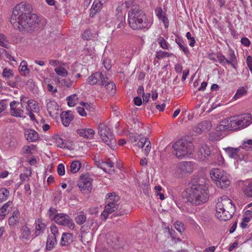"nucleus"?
I'll list each match as a JSON object with an SVG mask.
<instances>
[{"label": "nucleus", "mask_w": 252, "mask_h": 252, "mask_svg": "<svg viewBox=\"0 0 252 252\" xmlns=\"http://www.w3.org/2000/svg\"><path fill=\"white\" fill-rule=\"evenodd\" d=\"M31 11V5L24 2H21L14 7L10 22L15 29L20 31H29L38 23V17L35 14L30 13Z\"/></svg>", "instance_id": "f257e3e1"}, {"label": "nucleus", "mask_w": 252, "mask_h": 252, "mask_svg": "<svg viewBox=\"0 0 252 252\" xmlns=\"http://www.w3.org/2000/svg\"><path fill=\"white\" fill-rule=\"evenodd\" d=\"M128 24L133 30L147 31L153 24V19L148 17L137 5H133L128 12Z\"/></svg>", "instance_id": "f03ea898"}, {"label": "nucleus", "mask_w": 252, "mask_h": 252, "mask_svg": "<svg viewBox=\"0 0 252 252\" xmlns=\"http://www.w3.org/2000/svg\"><path fill=\"white\" fill-rule=\"evenodd\" d=\"M209 197L208 188L204 184H193L189 190L187 202L191 205H199L206 202Z\"/></svg>", "instance_id": "7ed1b4c3"}, {"label": "nucleus", "mask_w": 252, "mask_h": 252, "mask_svg": "<svg viewBox=\"0 0 252 252\" xmlns=\"http://www.w3.org/2000/svg\"><path fill=\"white\" fill-rule=\"evenodd\" d=\"M235 206L231 199L223 196L218 199L216 205V216L220 221L230 220L235 212Z\"/></svg>", "instance_id": "20e7f679"}, {"label": "nucleus", "mask_w": 252, "mask_h": 252, "mask_svg": "<svg viewBox=\"0 0 252 252\" xmlns=\"http://www.w3.org/2000/svg\"><path fill=\"white\" fill-rule=\"evenodd\" d=\"M172 148L173 149V154L180 159L190 155L194 149L192 143L185 139L177 140L173 144Z\"/></svg>", "instance_id": "39448f33"}, {"label": "nucleus", "mask_w": 252, "mask_h": 252, "mask_svg": "<svg viewBox=\"0 0 252 252\" xmlns=\"http://www.w3.org/2000/svg\"><path fill=\"white\" fill-rule=\"evenodd\" d=\"M98 134L102 141L112 149H114L117 146L116 140L114 135L107 126L103 123L98 126Z\"/></svg>", "instance_id": "423d86ee"}, {"label": "nucleus", "mask_w": 252, "mask_h": 252, "mask_svg": "<svg viewBox=\"0 0 252 252\" xmlns=\"http://www.w3.org/2000/svg\"><path fill=\"white\" fill-rule=\"evenodd\" d=\"M231 130H238L243 129L252 123V115L249 113L234 116L228 118Z\"/></svg>", "instance_id": "0eeeda50"}, {"label": "nucleus", "mask_w": 252, "mask_h": 252, "mask_svg": "<svg viewBox=\"0 0 252 252\" xmlns=\"http://www.w3.org/2000/svg\"><path fill=\"white\" fill-rule=\"evenodd\" d=\"M210 175L218 188L223 189L229 186L230 181L229 179V175L221 169L213 168L211 170Z\"/></svg>", "instance_id": "6e6552de"}, {"label": "nucleus", "mask_w": 252, "mask_h": 252, "mask_svg": "<svg viewBox=\"0 0 252 252\" xmlns=\"http://www.w3.org/2000/svg\"><path fill=\"white\" fill-rule=\"evenodd\" d=\"M107 204L105 206L103 211L101 214V219L105 220L108 217L109 214L114 212L119 207L118 201L119 196L115 193H111L107 194Z\"/></svg>", "instance_id": "1a4fd4ad"}, {"label": "nucleus", "mask_w": 252, "mask_h": 252, "mask_svg": "<svg viewBox=\"0 0 252 252\" xmlns=\"http://www.w3.org/2000/svg\"><path fill=\"white\" fill-rule=\"evenodd\" d=\"M194 162L183 161L177 165L176 174L179 178H183L190 174L193 170Z\"/></svg>", "instance_id": "9d476101"}, {"label": "nucleus", "mask_w": 252, "mask_h": 252, "mask_svg": "<svg viewBox=\"0 0 252 252\" xmlns=\"http://www.w3.org/2000/svg\"><path fill=\"white\" fill-rule=\"evenodd\" d=\"M54 220L57 223L66 226L70 229L72 230L75 227V224L72 220L66 214H58L54 216Z\"/></svg>", "instance_id": "9b49d317"}, {"label": "nucleus", "mask_w": 252, "mask_h": 252, "mask_svg": "<svg viewBox=\"0 0 252 252\" xmlns=\"http://www.w3.org/2000/svg\"><path fill=\"white\" fill-rule=\"evenodd\" d=\"M93 179L87 174L82 175L78 184L80 190L84 193L90 192L92 189Z\"/></svg>", "instance_id": "f8f14e48"}, {"label": "nucleus", "mask_w": 252, "mask_h": 252, "mask_svg": "<svg viewBox=\"0 0 252 252\" xmlns=\"http://www.w3.org/2000/svg\"><path fill=\"white\" fill-rule=\"evenodd\" d=\"M106 75L100 72H96L90 76L87 80L88 83L91 85H99L103 86L105 82Z\"/></svg>", "instance_id": "ddd939ff"}, {"label": "nucleus", "mask_w": 252, "mask_h": 252, "mask_svg": "<svg viewBox=\"0 0 252 252\" xmlns=\"http://www.w3.org/2000/svg\"><path fill=\"white\" fill-rule=\"evenodd\" d=\"M46 108L51 117L56 118L59 115V106L54 100L46 99Z\"/></svg>", "instance_id": "4468645a"}, {"label": "nucleus", "mask_w": 252, "mask_h": 252, "mask_svg": "<svg viewBox=\"0 0 252 252\" xmlns=\"http://www.w3.org/2000/svg\"><path fill=\"white\" fill-rule=\"evenodd\" d=\"M20 104L19 101L13 100L10 103V113L11 116L15 117H25L24 116V110L18 106Z\"/></svg>", "instance_id": "2eb2a0df"}, {"label": "nucleus", "mask_w": 252, "mask_h": 252, "mask_svg": "<svg viewBox=\"0 0 252 252\" xmlns=\"http://www.w3.org/2000/svg\"><path fill=\"white\" fill-rule=\"evenodd\" d=\"M212 127L211 123L210 121H203L197 125L195 126L193 128V130L198 134L202 133L210 130Z\"/></svg>", "instance_id": "dca6fc26"}, {"label": "nucleus", "mask_w": 252, "mask_h": 252, "mask_svg": "<svg viewBox=\"0 0 252 252\" xmlns=\"http://www.w3.org/2000/svg\"><path fill=\"white\" fill-rule=\"evenodd\" d=\"M77 133L80 136L87 139H93L95 134V131L93 129L90 128L78 129Z\"/></svg>", "instance_id": "f3484780"}, {"label": "nucleus", "mask_w": 252, "mask_h": 252, "mask_svg": "<svg viewBox=\"0 0 252 252\" xmlns=\"http://www.w3.org/2000/svg\"><path fill=\"white\" fill-rule=\"evenodd\" d=\"M224 150L229 158L235 159L241 158V147L233 148L229 147Z\"/></svg>", "instance_id": "a211bd4d"}, {"label": "nucleus", "mask_w": 252, "mask_h": 252, "mask_svg": "<svg viewBox=\"0 0 252 252\" xmlns=\"http://www.w3.org/2000/svg\"><path fill=\"white\" fill-rule=\"evenodd\" d=\"M20 220V213L18 211H14L12 215L8 219V224L11 229H15L19 224Z\"/></svg>", "instance_id": "6ab92c4d"}, {"label": "nucleus", "mask_w": 252, "mask_h": 252, "mask_svg": "<svg viewBox=\"0 0 252 252\" xmlns=\"http://www.w3.org/2000/svg\"><path fill=\"white\" fill-rule=\"evenodd\" d=\"M26 139L30 142H35L39 139L38 133L32 129H27L25 131Z\"/></svg>", "instance_id": "aec40b11"}, {"label": "nucleus", "mask_w": 252, "mask_h": 252, "mask_svg": "<svg viewBox=\"0 0 252 252\" xmlns=\"http://www.w3.org/2000/svg\"><path fill=\"white\" fill-rule=\"evenodd\" d=\"M102 6V3L100 0H94L90 9V16L94 17L96 13L100 11Z\"/></svg>", "instance_id": "412c9836"}, {"label": "nucleus", "mask_w": 252, "mask_h": 252, "mask_svg": "<svg viewBox=\"0 0 252 252\" xmlns=\"http://www.w3.org/2000/svg\"><path fill=\"white\" fill-rule=\"evenodd\" d=\"M155 13L158 18L164 24L165 27L167 28L169 25V21L165 14L163 12L161 7H157L155 9Z\"/></svg>", "instance_id": "4be33fe9"}, {"label": "nucleus", "mask_w": 252, "mask_h": 252, "mask_svg": "<svg viewBox=\"0 0 252 252\" xmlns=\"http://www.w3.org/2000/svg\"><path fill=\"white\" fill-rule=\"evenodd\" d=\"M210 154V148L207 145H203L198 149V156L203 160L207 158Z\"/></svg>", "instance_id": "5701e85b"}, {"label": "nucleus", "mask_w": 252, "mask_h": 252, "mask_svg": "<svg viewBox=\"0 0 252 252\" xmlns=\"http://www.w3.org/2000/svg\"><path fill=\"white\" fill-rule=\"evenodd\" d=\"M62 122L65 126H67L73 119L72 114L69 112H63L60 115Z\"/></svg>", "instance_id": "b1692460"}, {"label": "nucleus", "mask_w": 252, "mask_h": 252, "mask_svg": "<svg viewBox=\"0 0 252 252\" xmlns=\"http://www.w3.org/2000/svg\"><path fill=\"white\" fill-rule=\"evenodd\" d=\"M38 103L36 101L30 99L28 100V104L26 106V110L27 112H34L35 113H37L39 111V108L37 107Z\"/></svg>", "instance_id": "393cba45"}, {"label": "nucleus", "mask_w": 252, "mask_h": 252, "mask_svg": "<svg viewBox=\"0 0 252 252\" xmlns=\"http://www.w3.org/2000/svg\"><path fill=\"white\" fill-rule=\"evenodd\" d=\"M106 81L104 82L103 86L106 89V90L108 93H110L111 94H114L116 91V86L115 84L109 81L107 76H106Z\"/></svg>", "instance_id": "a878e982"}, {"label": "nucleus", "mask_w": 252, "mask_h": 252, "mask_svg": "<svg viewBox=\"0 0 252 252\" xmlns=\"http://www.w3.org/2000/svg\"><path fill=\"white\" fill-rule=\"evenodd\" d=\"M19 71L22 76L26 77L30 75V69L26 61H23L19 66Z\"/></svg>", "instance_id": "bb28decb"}, {"label": "nucleus", "mask_w": 252, "mask_h": 252, "mask_svg": "<svg viewBox=\"0 0 252 252\" xmlns=\"http://www.w3.org/2000/svg\"><path fill=\"white\" fill-rule=\"evenodd\" d=\"M20 232V239L26 240H29L30 239L31 232L30 229L27 226H23L21 228Z\"/></svg>", "instance_id": "cd10ccee"}, {"label": "nucleus", "mask_w": 252, "mask_h": 252, "mask_svg": "<svg viewBox=\"0 0 252 252\" xmlns=\"http://www.w3.org/2000/svg\"><path fill=\"white\" fill-rule=\"evenodd\" d=\"M45 228L46 225L44 223H42L40 220H38L35 226V237H37L43 233Z\"/></svg>", "instance_id": "c85d7f7f"}, {"label": "nucleus", "mask_w": 252, "mask_h": 252, "mask_svg": "<svg viewBox=\"0 0 252 252\" xmlns=\"http://www.w3.org/2000/svg\"><path fill=\"white\" fill-rule=\"evenodd\" d=\"M217 128L218 131L231 130L229 119H227L221 121Z\"/></svg>", "instance_id": "c756f323"}, {"label": "nucleus", "mask_w": 252, "mask_h": 252, "mask_svg": "<svg viewBox=\"0 0 252 252\" xmlns=\"http://www.w3.org/2000/svg\"><path fill=\"white\" fill-rule=\"evenodd\" d=\"M32 175V169L30 167H25L23 173L21 174L20 178L22 182L28 181Z\"/></svg>", "instance_id": "7c9ffc66"}, {"label": "nucleus", "mask_w": 252, "mask_h": 252, "mask_svg": "<svg viewBox=\"0 0 252 252\" xmlns=\"http://www.w3.org/2000/svg\"><path fill=\"white\" fill-rule=\"evenodd\" d=\"M12 202H7L5 203L1 208H0V216L4 217L7 214L12 208Z\"/></svg>", "instance_id": "2f4dec72"}, {"label": "nucleus", "mask_w": 252, "mask_h": 252, "mask_svg": "<svg viewBox=\"0 0 252 252\" xmlns=\"http://www.w3.org/2000/svg\"><path fill=\"white\" fill-rule=\"evenodd\" d=\"M113 166L114 163L110 160L102 162L101 164V168L106 172L109 173L113 171V170L111 169Z\"/></svg>", "instance_id": "473e14b6"}, {"label": "nucleus", "mask_w": 252, "mask_h": 252, "mask_svg": "<svg viewBox=\"0 0 252 252\" xmlns=\"http://www.w3.org/2000/svg\"><path fill=\"white\" fill-rule=\"evenodd\" d=\"M57 243L56 237L55 235H50L47 238L46 243V249L48 251H51L54 246Z\"/></svg>", "instance_id": "72a5a7b5"}, {"label": "nucleus", "mask_w": 252, "mask_h": 252, "mask_svg": "<svg viewBox=\"0 0 252 252\" xmlns=\"http://www.w3.org/2000/svg\"><path fill=\"white\" fill-rule=\"evenodd\" d=\"M72 235L69 233H63L61 238V244L62 246H67L71 241Z\"/></svg>", "instance_id": "f704fd0d"}, {"label": "nucleus", "mask_w": 252, "mask_h": 252, "mask_svg": "<svg viewBox=\"0 0 252 252\" xmlns=\"http://www.w3.org/2000/svg\"><path fill=\"white\" fill-rule=\"evenodd\" d=\"M75 220L78 224H82L86 220V215L84 213L80 212L77 214Z\"/></svg>", "instance_id": "c9c22d12"}, {"label": "nucleus", "mask_w": 252, "mask_h": 252, "mask_svg": "<svg viewBox=\"0 0 252 252\" xmlns=\"http://www.w3.org/2000/svg\"><path fill=\"white\" fill-rule=\"evenodd\" d=\"M2 76L5 80H8L14 76L13 71L11 69L4 68L2 71Z\"/></svg>", "instance_id": "e433bc0d"}, {"label": "nucleus", "mask_w": 252, "mask_h": 252, "mask_svg": "<svg viewBox=\"0 0 252 252\" xmlns=\"http://www.w3.org/2000/svg\"><path fill=\"white\" fill-rule=\"evenodd\" d=\"M55 72L58 76L63 77H65L68 75V71L67 70L61 65L55 69Z\"/></svg>", "instance_id": "4c0bfd02"}, {"label": "nucleus", "mask_w": 252, "mask_h": 252, "mask_svg": "<svg viewBox=\"0 0 252 252\" xmlns=\"http://www.w3.org/2000/svg\"><path fill=\"white\" fill-rule=\"evenodd\" d=\"M81 167V163L79 161H73L70 164V170L72 173H77L80 169Z\"/></svg>", "instance_id": "58836bf2"}, {"label": "nucleus", "mask_w": 252, "mask_h": 252, "mask_svg": "<svg viewBox=\"0 0 252 252\" xmlns=\"http://www.w3.org/2000/svg\"><path fill=\"white\" fill-rule=\"evenodd\" d=\"M243 192L247 196L252 197V181L245 186Z\"/></svg>", "instance_id": "ea45409f"}, {"label": "nucleus", "mask_w": 252, "mask_h": 252, "mask_svg": "<svg viewBox=\"0 0 252 252\" xmlns=\"http://www.w3.org/2000/svg\"><path fill=\"white\" fill-rule=\"evenodd\" d=\"M56 82L60 83L61 85L68 88L71 86L73 83V82L69 79H60V78L56 79Z\"/></svg>", "instance_id": "a19ab883"}, {"label": "nucleus", "mask_w": 252, "mask_h": 252, "mask_svg": "<svg viewBox=\"0 0 252 252\" xmlns=\"http://www.w3.org/2000/svg\"><path fill=\"white\" fill-rule=\"evenodd\" d=\"M9 195V191L5 188L0 189V202L6 200Z\"/></svg>", "instance_id": "79ce46f5"}, {"label": "nucleus", "mask_w": 252, "mask_h": 252, "mask_svg": "<svg viewBox=\"0 0 252 252\" xmlns=\"http://www.w3.org/2000/svg\"><path fill=\"white\" fill-rule=\"evenodd\" d=\"M239 147H241V150L246 149L247 151L251 150L252 148V140L249 139L247 141H244L242 145Z\"/></svg>", "instance_id": "37998d69"}, {"label": "nucleus", "mask_w": 252, "mask_h": 252, "mask_svg": "<svg viewBox=\"0 0 252 252\" xmlns=\"http://www.w3.org/2000/svg\"><path fill=\"white\" fill-rule=\"evenodd\" d=\"M218 61L223 66H225L226 64L228 63V60L221 53H219L217 55Z\"/></svg>", "instance_id": "c03bdc74"}, {"label": "nucleus", "mask_w": 252, "mask_h": 252, "mask_svg": "<svg viewBox=\"0 0 252 252\" xmlns=\"http://www.w3.org/2000/svg\"><path fill=\"white\" fill-rule=\"evenodd\" d=\"M227 56L228 63H232V62H236L237 58L234 51L232 49H229L227 52Z\"/></svg>", "instance_id": "a18cd8bd"}, {"label": "nucleus", "mask_w": 252, "mask_h": 252, "mask_svg": "<svg viewBox=\"0 0 252 252\" xmlns=\"http://www.w3.org/2000/svg\"><path fill=\"white\" fill-rule=\"evenodd\" d=\"M66 99L68 100L67 104L69 106L72 107L76 105L77 100L76 95L74 94L68 96Z\"/></svg>", "instance_id": "49530a36"}, {"label": "nucleus", "mask_w": 252, "mask_h": 252, "mask_svg": "<svg viewBox=\"0 0 252 252\" xmlns=\"http://www.w3.org/2000/svg\"><path fill=\"white\" fill-rule=\"evenodd\" d=\"M158 42L160 46L164 49H169L168 44L165 41L164 38L160 37L158 39Z\"/></svg>", "instance_id": "de8ad7c7"}, {"label": "nucleus", "mask_w": 252, "mask_h": 252, "mask_svg": "<svg viewBox=\"0 0 252 252\" xmlns=\"http://www.w3.org/2000/svg\"><path fill=\"white\" fill-rule=\"evenodd\" d=\"M247 93V91L244 87H240L238 90L234 95V97L236 98H239L241 96L245 95Z\"/></svg>", "instance_id": "09e8293b"}, {"label": "nucleus", "mask_w": 252, "mask_h": 252, "mask_svg": "<svg viewBox=\"0 0 252 252\" xmlns=\"http://www.w3.org/2000/svg\"><path fill=\"white\" fill-rule=\"evenodd\" d=\"M154 189L155 190V194L157 196H158L161 200H163L164 199V195L163 193L161 192L162 190L161 187L160 186H156L155 187Z\"/></svg>", "instance_id": "8fccbe9b"}, {"label": "nucleus", "mask_w": 252, "mask_h": 252, "mask_svg": "<svg viewBox=\"0 0 252 252\" xmlns=\"http://www.w3.org/2000/svg\"><path fill=\"white\" fill-rule=\"evenodd\" d=\"M0 46L6 48H8V42L5 35L2 34H0Z\"/></svg>", "instance_id": "3c124183"}, {"label": "nucleus", "mask_w": 252, "mask_h": 252, "mask_svg": "<svg viewBox=\"0 0 252 252\" xmlns=\"http://www.w3.org/2000/svg\"><path fill=\"white\" fill-rule=\"evenodd\" d=\"M174 227L179 232H182L184 230V227L183 223L179 221H177L174 223Z\"/></svg>", "instance_id": "603ef678"}, {"label": "nucleus", "mask_w": 252, "mask_h": 252, "mask_svg": "<svg viewBox=\"0 0 252 252\" xmlns=\"http://www.w3.org/2000/svg\"><path fill=\"white\" fill-rule=\"evenodd\" d=\"M56 143L57 144V146L59 147H60L61 148H67L69 149L68 146H66V143H65L63 141V139H62L60 137H58L56 139Z\"/></svg>", "instance_id": "864d4df0"}, {"label": "nucleus", "mask_w": 252, "mask_h": 252, "mask_svg": "<svg viewBox=\"0 0 252 252\" xmlns=\"http://www.w3.org/2000/svg\"><path fill=\"white\" fill-rule=\"evenodd\" d=\"M171 55V54L167 52L159 51L158 53H157L156 57L158 59H160L165 57H170Z\"/></svg>", "instance_id": "5fc2aeb1"}, {"label": "nucleus", "mask_w": 252, "mask_h": 252, "mask_svg": "<svg viewBox=\"0 0 252 252\" xmlns=\"http://www.w3.org/2000/svg\"><path fill=\"white\" fill-rule=\"evenodd\" d=\"M17 144V140L13 137H10L9 139L8 147L11 148H14Z\"/></svg>", "instance_id": "6e6d98bb"}, {"label": "nucleus", "mask_w": 252, "mask_h": 252, "mask_svg": "<svg viewBox=\"0 0 252 252\" xmlns=\"http://www.w3.org/2000/svg\"><path fill=\"white\" fill-rule=\"evenodd\" d=\"M57 171L59 175L63 176L65 174L64 166L63 164L60 163L58 166Z\"/></svg>", "instance_id": "4d7b16f0"}, {"label": "nucleus", "mask_w": 252, "mask_h": 252, "mask_svg": "<svg viewBox=\"0 0 252 252\" xmlns=\"http://www.w3.org/2000/svg\"><path fill=\"white\" fill-rule=\"evenodd\" d=\"M19 78V76H16L15 77V81L10 80V79L8 80H6L7 82V85L8 86H10L11 87L16 88L17 87V83H16V81L17 80V79Z\"/></svg>", "instance_id": "13d9d810"}, {"label": "nucleus", "mask_w": 252, "mask_h": 252, "mask_svg": "<svg viewBox=\"0 0 252 252\" xmlns=\"http://www.w3.org/2000/svg\"><path fill=\"white\" fill-rule=\"evenodd\" d=\"M82 37L85 40H90L92 37V34L91 31L88 30L85 31L82 35Z\"/></svg>", "instance_id": "bf43d9fd"}, {"label": "nucleus", "mask_w": 252, "mask_h": 252, "mask_svg": "<svg viewBox=\"0 0 252 252\" xmlns=\"http://www.w3.org/2000/svg\"><path fill=\"white\" fill-rule=\"evenodd\" d=\"M148 141V139L145 137H142L139 139L137 145L138 147L143 148L146 145V142Z\"/></svg>", "instance_id": "052dcab7"}, {"label": "nucleus", "mask_w": 252, "mask_h": 252, "mask_svg": "<svg viewBox=\"0 0 252 252\" xmlns=\"http://www.w3.org/2000/svg\"><path fill=\"white\" fill-rule=\"evenodd\" d=\"M145 146H146V147H145V149H144V154H145V155L148 156L149 152H150L151 148V142H150V141H149L148 140L147 142H146Z\"/></svg>", "instance_id": "680f3d73"}, {"label": "nucleus", "mask_w": 252, "mask_h": 252, "mask_svg": "<svg viewBox=\"0 0 252 252\" xmlns=\"http://www.w3.org/2000/svg\"><path fill=\"white\" fill-rule=\"evenodd\" d=\"M50 230L52 233L51 235H55V237H56L59 234L58 229L56 225H52L50 227Z\"/></svg>", "instance_id": "e2e57ef3"}, {"label": "nucleus", "mask_w": 252, "mask_h": 252, "mask_svg": "<svg viewBox=\"0 0 252 252\" xmlns=\"http://www.w3.org/2000/svg\"><path fill=\"white\" fill-rule=\"evenodd\" d=\"M224 159L222 156L220 154V153H218L217 154V161H216V163L219 165H222L224 163Z\"/></svg>", "instance_id": "0e129e2a"}, {"label": "nucleus", "mask_w": 252, "mask_h": 252, "mask_svg": "<svg viewBox=\"0 0 252 252\" xmlns=\"http://www.w3.org/2000/svg\"><path fill=\"white\" fill-rule=\"evenodd\" d=\"M85 109H86L84 107H77L76 108V110L77 112L82 116H87V113L85 110Z\"/></svg>", "instance_id": "69168bd1"}, {"label": "nucleus", "mask_w": 252, "mask_h": 252, "mask_svg": "<svg viewBox=\"0 0 252 252\" xmlns=\"http://www.w3.org/2000/svg\"><path fill=\"white\" fill-rule=\"evenodd\" d=\"M119 23L117 25V29H121L124 27L125 24V19L123 17H120V19L118 20Z\"/></svg>", "instance_id": "338daca9"}, {"label": "nucleus", "mask_w": 252, "mask_h": 252, "mask_svg": "<svg viewBox=\"0 0 252 252\" xmlns=\"http://www.w3.org/2000/svg\"><path fill=\"white\" fill-rule=\"evenodd\" d=\"M247 63L251 72H252V57L251 56L247 57Z\"/></svg>", "instance_id": "774afa93"}]
</instances>
